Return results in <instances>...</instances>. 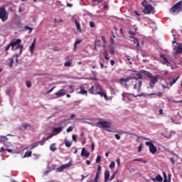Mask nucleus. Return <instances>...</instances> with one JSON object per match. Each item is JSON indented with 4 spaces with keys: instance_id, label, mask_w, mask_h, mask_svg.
I'll list each match as a JSON object with an SVG mask.
<instances>
[{
    "instance_id": "2f4dec72",
    "label": "nucleus",
    "mask_w": 182,
    "mask_h": 182,
    "mask_svg": "<svg viewBox=\"0 0 182 182\" xmlns=\"http://www.w3.org/2000/svg\"><path fill=\"white\" fill-rule=\"evenodd\" d=\"M131 38H132V39H134V43L135 45H136V48H139V39L135 38L134 37H131Z\"/></svg>"
},
{
    "instance_id": "bb28decb",
    "label": "nucleus",
    "mask_w": 182,
    "mask_h": 182,
    "mask_svg": "<svg viewBox=\"0 0 182 182\" xmlns=\"http://www.w3.org/2000/svg\"><path fill=\"white\" fill-rule=\"evenodd\" d=\"M155 180H156V181L161 182V181H163V177L161 176V175H157L155 177Z\"/></svg>"
},
{
    "instance_id": "423d86ee",
    "label": "nucleus",
    "mask_w": 182,
    "mask_h": 182,
    "mask_svg": "<svg viewBox=\"0 0 182 182\" xmlns=\"http://www.w3.org/2000/svg\"><path fill=\"white\" fill-rule=\"evenodd\" d=\"M96 124L98 125V127H100V129H104V130H106V132L112 133V130L109 129V127H110V125L112 124V123H110L109 122L100 121L97 122Z\"/></svg>"
},
{
    "instance_id": "473e14b6",
    "label": "nucleus",
    "mask_w": 182,
    "mask_h": 182,
    "mask_svg": "<svg viewBox=\"0 0 182 182\" xmlns=\"http://www.w3.org/2000/svg\"><path fill=\"white\" fill-rule=\"evenodd\" d=\"M116 166V163L114 162V161H112L110 164H109V168H114Z\"/></svg>"
},
{
    "instance_id": "a878e982",
    "label": "nucleus",
    "mask_w": 182,
    "mask_h": 182,
    "mask_svg": "<svg viewBox=\"0 0 182 182\" xmlns=\"http://www.w3.org/2000/svg\"><path fill=\"white\" fill-rule=\"evenodd\" d=\"M159 96V97H163V92H156V93H152V94H150V96Z\"/></svg>"
},
{
    "instance_id": "e433bc0d",
    "label": "nucleus",
    "mask_w": 182,
    "mask_h": 182,
    "mask_svg": "<svg viewBox=\"0 0 182 182\" xmlns=\"http://www.w3.org/2000/svg\"><path fill=\"white\" fill-rule=\"evenodd\" d=\"M161 58L164 60V62H166V63H169L168 60L166 58L165 55H161Z\"/></svg>"
},
{
    "instance_id": "6e6552de",
    "label": "nucleus",
    "mask_w": 182,
    "mask_h": 182,
    "mask_svg": "<svg viewBox=\"0 0 182 182\" xmlns=\"http://www.w3.org/2000/svg\"><path fill=\"white\" fill-rule=\"evenodd\" d=\"M100 90H102V87H100V85L95 84V86L92 85V87L88 90V92L93 95L95 92V93L97 95Z\"/></svg>"
},
{
    "instance_id": "4d7b16f0",
    "label": "nucleus",
    "mask_w": 182,
    "mask_h": 182,
    "mask_svg": "<svg viewBox=\"0 0 182 182\" xmlns=\"http://www.w3.org/2000/svg\"><path fill=\"white\" fill-rule=\"evenodd\" d=\"M114 137H115V139H117V140H120V135L115 134Z\"/></svg>"
},
{
    "instance_id": "a19ab883",
    "label": "nucleus",
    "mask_w": 182,
    "mask_h": 182,
    "mask_svg": "<svg viewBox=\"0 0 182 182\" xmlns=\"http://www.w3.org/2000/svg\"><path fill=\"white\" fill-rule=\"evenodd\" d=\"M143 150V144H140L138 147V152L140 153Z\"/></svg>"
},
{
    "instance_id": "0e129e2a",
    "label": "nucleus",
    "mask_w": 182,
    "mask_h": 182,
    "mask_svg": "<svg viewBox=\"0 0 182 182\" xmlns=\"http://www.w3.org/2000/svg\"><path fill=\"white\" fill-rule=\"evenodd\" d=\"M72 139L73 141H76V136L75 134L72 135Z\"/></svg>"
},
{
    "instance_id": "b1692460",
    "label": "nucleus",
    "mask_w": 182,
    "mask_h": 182,
    "mask_svg": "<svg viewBox=\"0 0 182 182\" xmlns=\"http://www.w3.org/2000/svg\"><path fill=\"white\" fill-rule=\"evenodd\" d=\"M8 138L6 137V136H0V142L1 143H5V141H7Z\"/></svg>"
},
{
    "instance_id": "de8ad7c7",
    "label": "nucleus",
    "mask_w": 182,
    "mask_h": 182,
    "mask_svg": "<svg viewBox=\"0 0 182 182\" xmlns=\"http://www.w3.org/2000/svg\"><path fill=\"white\" fill-rule=\"evenodd\" d=\"M46 141H45V139H43L42 141H38V145L40 144V146H43Z\"/></svg>"
},
{
    "instance_id": "c85d7f7f",
    "label": "nucleus",
    "mask_w": 182,
    "mask_h": 182,
    "mask_svg": "<svg viewBox=\"0 0 182 182\" xmlns=\"http://www.w3.org/2000/svg\"><path fill=\"white\" fill-rule=\"evenodd\" d=\"M82 43V40H76L75 42L74 43V50L76 51V48L77 45H79L80 43Z\"/></svg>"
},
{
    "instance_id": "58836bf2",
    "label": "nucleus",
    "mask_w": 182,
    "mask_h": 182,
    "mask_svg": "<svg viewBox=\"0 0 182 182\" xmlns=\"http://www.w3.org/2000/svg\"><path fill=\"white\" fill-rule=\"evenodd\" d=\"M24 29L26 30V31H29V33H31V32H32V31H33V28H31V27H29V26H26L25 27H24Z\"/></svg>"
},
{
    "instance_id": "a18cd8bd",
    "label": "nucleus",
    "mask_w": 182,
    "mask_h": 182,
    "mask_svg": "<svg viewBox=\"0 0 182 182\" xmlns=\"http://www.w3.org/2000/svg\"><path fill=\"white\" fill-rule=\"evenodd\" d=\"M116 174H117V172H115L114 173H113V174L111 176L110 178L109 179V181H112V180H113V179L114 178V177L116 176Z\"/></svg>"
},
{
    "instance_id": "3c124183",
    "label": "nucleus",
    "mask_w": 182,
    "mask_h": 182,
    "mask_svg": "<svg viewBox=\"0 0 182 182\" xmlns=\"http://www.w3.org/2000/svg\"><path fill=\"white\" fill-rule=\"evenodd\" d=\"M26 85L27 87H31V86H32L31 81H27Z\"/></svg>"
},
{
    "instance_id": "aec40b11",
    "label": "nucleus",
    "mask_w": 182,
    "mask_h": 182,
    "mask_svg": "<svg viewBox=\"0 0 182 182\" xmlns=\"http://www.w3.org/2000/svg\"><path fill=\"white\" fill-rule=\"evenodd\" d=\"M100 173H102V166L99 165L97 166V170L96 172L95 177H100Z\"/></svg>"
},
{
    "instance_id": "dca6fc26",
    "label": "nucleus",
    "mask_w": 182,
    "mask_h": 182,
    "mask_svg": "<svg viewBox=\"0 0 182 182\" xmlns=\"http://www.w3.org/2000/svg\"><path fill=\"white\" fill-rule=\"evenodd\" d=\"M81 156L82 157H89V156H90V153H89V151H86L85 148H82V151H81Z\"/></svg>"
},
{
    "instance_id": "9d476101",
    "label": "nucleus",
    "mask_w": 182,
    "mask_h": 182,
    "mask_svg": "<svg viewBox=\"0 0 182 182\" xmlns=\"http://www.w3.org/2000/svg\"><path fill=\"white\" fill-rule=\"evenodd\" d=\"M72 166H73V163L72 162V161H70L68 164L60 166L58 168H57L56 171H58V173H62L63 170L69 168V167H72Z\"/></svg>"
},
{
    "instance_id": "bf43d9fd",
    "label": "nucleus",
    "mask_w": 182,
    "mask_h": 182,
    "mask_svg": "<svg viewBox=\"0 0 182 182\" xmlns=\"http://www.w3.org/2000/svg\"><path fill=\"white\" fill-rule=\"evenodd\" d=\"M70 91H69V93H73V86L72 85H70Z\"/></svg>"
},
{
    "instance_id": "6ab92c4d",
    "label": "nucleus",
    "mask_w": 182,
    "mask_h": 182,
    "mask_svg": "<svg viewBox=\"0 0 182 182\" xmlns=\"http://www.w3.org/2000/svg\"><path fill=\"white\" fill-rule=\"evenodd\" d=\"M74 22L75 23V26L77 28V30L82 32V28H80V23H79V21H77V19H75Z\"/></svg>"
},
{
    "instance_id": "5fc2aeb1",
    "label": "nucleus",
    "mask_w": 182,
    "mask_h": 182,
    "mask_svg": "<svg viewBox=\"0 0 182 182\" xmlns=\"http://www.w3.org/2000/svg\"><path fill=\"white\" fill-rule=\"evenodd\" d=\"M11 45L9 43L5 48L6 52H8L9 50V48H11Z\"/></svg>"
},
{
    "instance_id": "13d9d810",
    "label": "nucleus",
    "mask_w": 182,
    "mask_h": 182,
    "mask_svg": "<svg viewBox=\"0 0 182 182\" xmlns=\"http://www.w3.org/2000/svg\"><path fill=\"white\" fill-rule=\"evenodd\" d=\"M119 32H120L121 35H122V36L124 38V33H123V28H121L119 29Z\"/></svg>"
},
{
    "instance_id": "49530a36",
    "label": "nucleus",
    "mask_w": 182,
    "mask_h": 182,
    "mask_svg": "<svg viewBox=\"0 0 182 182\" xmlns=\"http://www.w3.org/2000/svg\"><path fill=\"white\" fill-rule=\"evenodd\" d=\"M28 149H29L30 150H33V149H35V147L33 146V144H31V145H30L29 146H27V147L26 148V150H28Z\"/></svg>"
},
{
    "instance_id": "c756f323",
    "label": "nucleus",
    "mask_w": 182,
    "mask_h": 182,
    "mask_svg": "<svg viewBox=\"0 0 182 182\" xmlns=\"http://www.w3.org/2000/svg\"><path fill=\"white\" fill-rule=\"evenodd\" d=\"M64 143L66 147H70L72 146V142L69 141L68 139H65Z\"/></svg>"
},
{
    "instance_id": "72a5a7b5",
    "label": "nucleus",
    "mask_w": 182,
    "mask_h": 182,
    "mask_svg": "<svg viewBox=\"0 0 182 182\" xmlns=\"http://www.w3.org/2000/svg\"><path fill=\"white\" fill-rule=\"evenodd\" d=\"M136 32H137V28H134V31L133 30H130L129 31V35H136Z\"/></svg>"
},
{
    "instance_id": "6e6d98bb",
    "label": "nucleus",
    "mask_w": 182,
    "mask_h": 182,
    "mask_svg": "<svg viewBox=\"0 0 182 182\" xmlns=\"http://www.w3.org/2000/svg\"><path fill=\"white\" fill-rule=\"evenodd\" d=\"M90 28H95V23L93 21H90Z\"/></svg>"
},
{
    "instance_id": "5701e85b",
    "label": "nucleus",
    "mask_w": 182,
    "mask_h": 182,
    "mask_svg": "<svg viewBox=\"0 0 182 182\" xmlns=\"http://www.w3.org/2000/svg\"><path fill=\"white\" fill-rule=\"evenodd\" d=\"M97 95H100L101 97H103L105 99V100H107V95L105 92H102V90L97 92Z\"/></svg>"
},
{
    "instance_id": "774afa93",
    "label": "nucleus",
    "mask_w": 182,
    "mask_h": 182,
    "mask_svg": "<svg viewBox=\"0 0 182 182\" xmlns=\"http://www.w3.org/2000/svg\"><path fill=\"white\" fill-rule=\"evenodd\" d=\"M99 180V176H95V180L93 182H97Z\"/></svg>"
},
{
    "instance_id": "79ce46f5",
    "label": "nucleus",
    "mask_w": 182,
    "mask_h": 182,
    "mask_svg": "<svg viewBox=\"0 0 182 182\" xmlns=\"http://www.w3.org/2000/svg\"><path fill=\"white\" fill-rule=\"evenodd\" d=\"M70 65H72V63L70 61H67L64 63V66H65L66 68L70 66Z\"/></svg>"
},
{
    "instance_id": "9b49d317",
    "label": "nucleus",
    "mask_w": 182,
    "mask_h": 182,
    "mask_svg": "<svg viewBox=\"0 0 182 182\" xmlns=\"http://www.w3.org/2000/svg\"><path fill=\"white\" fill-rule=\"evenodd\" d=\"M65 121H63L60 122V124H62L63 123H64V126L63 127H54L53 128V132L54 133H55V134H59V133H60L61 132H63V129L65 127H66V123L65 122Z\"/></svg>"
},
{
    "instance_id": "338daca9",
    "label": "nucleus",
    "mask_w": 182,
    "mask_h": 182,
    "mask_svg": "<svg viewBox=\"0 0 182 182\" xmlns=\"http://www.w3.org/2000/svg\"><path fill=\"white\" fill-rule=\"evenodd\" d=\"M116 162L117 164V166H120V159H117Z\"/></svg>"
},
{
    "instance_id": "4468645a",
    "label": "nucleus",
    "mask_w": 182,
    "mask_h": 182,
    "mask_svg": "<svg viewBox=\"0 0 182 182\" xmlns=\"http://www.w3.org/2000/svg\"><path fill=\"white\" fill-rule=\"evenodd\" d=\"M55 95L57 97H62V96H65V95H66V90L65 89H61L55 92Z\"/></svg>"
},
{
    "instance_id": "f8f14e48",
    "label": "nucleus",
    "mask_w": 182,
    "mask_h": 182,
    "mask_svg": "<svg viewBox=\"0 0 182 182\" xmlns=\"http://www.w3.org/2000/svg\"><path fill=\"white\" fill-rule=\"evenodd\" d=\"M176 53L178 55V53H182V43H176L175 46Z\"/></svg>"
},
{
    "instance_id": "1a4fd4ad",
    "label": "nucleus",
    "mask_w": 182,
    "mask_h": 182,
    "mask_svg": "<svg viewBox=\"0 0 182 182\" xmlns=\"http://www.w3.org/2000/svg\"><path fill=\"white\" fill-rule=\"evenodd\" d=\"M146 146H148L149 147V151L151 153V154H155L157 153V147L154 146V144L151 141H146L145 142Z\"/></svg>"
},
{
    "instance_id": "09e8293b",
    "label": "nucleus",
    "mask_w": 182,
    "mask_h": 182,
    "mask_svg": "<svg viewBox=\"0 0 182 182\" xmlns=\"http://www.w3.org/2000/svg\"><path fill=\"white\" fill-rule=\"evenodd\" d=\"M33 156H34L35 160H38V159H39V157H41V155L36 154H33Z\"/></svg>"
},
{
    "instance_id": "864d4df0",
    "label": "nucleus",
    "mask_w": 182,
    "mask_h": 182,
    "mask_svg": "<svg viewBox=\"0 0 182 182\" xmlns=\"http://www.w3.org/2000/svg\"><path fill=\"white\" fill-rule=\"evenodd\" d=\"M104 56L106 60H109V55L107 54V53H105Z\"/></svg>"
},
{
    "instance_id": "412c9836",
    "label": "nucleus",
    "mask_w": 182,
    "mask_h": 182,
    "mask_svg": "<svg viewBox=\"0 0 182 182\" xmlns=\"http://www.w3.org/2000/svg\"><path fill=\"white\" fill-rule=\"evenodd\" d=\"M163 176H164V182H170L171 178H170V176L168 178H167V174L166 173L165 171L163 172Z\"/></svg>"
},
{
    "instance_id": "f704fd0d",
    "label": "nucleus",
    "mask_w": 182,
    "mask_h": 182,
    "mask_svg": "<svg viewBox=\"0 0 182 182\" xmlns=\"http://www.w3.org/2000/svg\"><path fill=\"white\" fill-rule=\"evenodd\" d=\"M21 126L23 127V129H28V127H31V124H26V123H23L21 124Z\"/></svg>"
},
{
    "instance_id": "f3484780",
    "label": "nucleus",
    "mask_w": 182,
    "mask_h": 182,
    "mask_svg": "<svg viewBox=\"0 0 182 182\" xmlns=\"http://www.w3.org/2000/svg\"><path fill=\"white\" fill-rule=\"evenodd\" d=\"M102 2H103V0H92L91 1V4L92 6H96L99 5V4H102Z\"/></svg>"
},
{
    "instance_id": "680f3d73",
    "label": "nucleus",
    "mask_w": 182,
    "mask_h": 182,
    "mask_svg": "<svg viewBox=\"0 0 182 182\" xmlns=\"http://www.w3.org/2000/svg\"><path fill=\"white\" fill-rule=\"evenodd\" d=\"M91 149H92V151H93V150H95V142H92L91 144Z\"/></svg>"
},
{
    "instance_id": "c9c22d12",
    "label": "nucleus",
    "mask_w": 182,
    "mask_h": 182,
    "mask_svg": "<svg viewBox=\"0 0 182 182\" xmlns=\"http://www.w3.org/2000/svg\"><path fill=\"white\" fill-rule=\"evenodd\" d=\"M14 58H11L10 62L8 63V66H9V68H12V66L14 65Z\"/></svg>"
},
{
    "instance_id": "603ef678",
    "label": "nucleus",
    "mask_w": 182,
    "mask_h": 182,
    "mask_svg": "<svg viewBox=\"0 0 182 182\" xmlns=\"http://www.w3.org/2000/svg\"><path fill=\"white\" fill-rule=\"evenodd\" d=\"M108 6H109V3L105 2V3H104L103 9H107Z\"/></svg>"
},
{
    "instance_id": "393cba45",
    "label": "nucleus",
    "mask_w": 182,
    "mask_h": 182,
    "mask_svg": "<svg viewBox=\"0 0 182 182\" xmlns=\"http://www.w3.org/2000/svg\"><path fill=\"white\" fill-rule=\"evenodd\" d=\"M56 144H52L50 146V150L51 151H56V150H58V148L56 146Z\"/></svg>"
},
{
    "instance_id": "a211bd4d",
    "label": "nucleus",
    "mask_w": 182,
    "mask_h": 182,
    "mask_svg": "<svg viewBox=\"0 0 182 182\" xmlns=\"http://www.w3.org/2000/svg\"><path fill=\"white\" fill-rule=\"evenodd\" d=\"M110 178V171H105V181L107 182L109 181V178Z\"/></svg>"
},
{
    "instance_id": "69168bd1",
    "label": "nucleus",
    "mask_w": 182,
    "mask_h": 182,
    "mask_svg": "<svg viewBox=\"0 0 182 182\" xmlns=\"http://www.w3.org/2000/svg\"><path fill=\"white\" fill-rule=\"evenodd\" d=\"M170 160H171V161L173 166H174V164H175V163H176V161H174V159L170 158Z\"/></svg>"
},
{
    "instance_id": "ea45409f",
    "label": "nucleus",
    "mask_w": 182,
    "mask_h": 182,
    "mask_svg": "<svg viewBox=\"0 0 182 182\" xmlns=\"http://www.w3.org/2000/svg\"><path fill=\"white\" fill-rule=\"evenodd\" d=\"M73 126L69 127L66 130L67 133H70V132H73Z\"/></svg>"
},
{
    "instance_id": "4c0bfd02",
    "label": "nucleus",
    "mask_w": 182,
    "mask_h": 182,
    "mask_svg": "<svg viewBox=\"0 0 182 182\" xmlns=\"http://www.w3.org/2000/svg\"><path fill=\"white\" fill-rule=\"evenodd\" d=\"M53 136H55V134H50L48 136L44 137L43 139H44V141H46V140H49V139H52V137H53Z\"/></svg>"
},
{
    "instance_id": "8fccbe9b",
    "label": "nucleus",
    "mask_w": 182,
    "mask_h": 182,
    "mask_svg": "<svg viewBox=\"0 0 182 182\" xmlns=\"http://www.w3.org/2000/svg\"><path fill=\"white\" fill-rule=\"evenodd\" d=\"M100 40H96L95 41V45L96 46H102V45L100 44Z\"/></svg>"
},
{
    "instance_id": "ddd939ff",
    "label": "nucleus",
    "mask_w": 182,
    "mask_h": 182,
    "mask_svg": "<svg viewBox=\"0 0 182 182\" xmlns=\"http://www.w3.org/2000/svg\"><path fill=\"white\" fill-rule=\"evenodd\" d=\"M36 46V38H34L31 45L29 47V51L31 52V55L33 53Z\"/></svg>"
},
{
    "instance_id": "39448f33",
    "label": "nucleus",
    "mask_w": 182,
    "mask_h": 182,
    "mask_svg": "<svg viewBox=\"0 0 182 182\" xmlns=\"http://www.w3.org/2000/svg\"><path fill=\"white\" fill-rule=\"evenodd\" d=\"M182 11V1L176 3L170 9V12L173 15L178 14Z\"/></svg>"
},
{
    "instance_id": "f03ea898",
    "label": "nucleus",
    "mask_w": 182,
    "mask_h": 182,
    "mask_svg": "<svg viewBox=\"0 0 182 182\" xmlns=\"http://www.w3.org/2000/svg\"><path fill=\"white\" fill-rule=\"evenodd\" d=\"M141 75H145L147 77H149V86L150 87H154L156 86V83L159 82V75H154L153 76V74L151 73H149L148 71H146L144 70H140Z\"/></svg>"
},
{
    "instance_id": "cd10ccee",
    "label": "nucleus",
    "mask_w": 182,
    "mask_h": 182,
    "mask_svg": "<svg viewBox=\"0 0 182 182\" xmlns=\"http://www.w3.org/2000/svg\"><path fill=\"white\" fill-rule=\"evenodd\" d=\"M31 156H32V151H26L24 156H23V159H25L26 157H31Z\"/></svg>"
},
{
    "instance_id": "0eeeda50",
    "label": "nucleus",
    "mask_w": 182,
    "mask_h": 182,
    "mask_svg": "<svg viewBox=\"0 0 182 182\" xmlns=\"http://www.w3.org/2000/svg\"><path fill=\"white\" fill-rule=\"evenodd\" d=\"M9 16V13L6 11L5 7H0V19L1 22H6Z\"/></svg>"
},
{
    "instance_id": "e2e57ef3",
    "label": "nucleus",
    "mask_w": 182,
    "mask_h": 182,
    "mask_svg": "<svg viewBox=\"0 0 182 182\" xmlns=\"http://www.w3.org/2000/svg\"><path fill=\"white\" fill-rule=\"evenodd\" d=\"M111 55H114V48H111L109 50Z\"/></svg>"
},
{
    "instance_id": "c03bdc74",
    "label": "nucleus",
    "mask_w": 182,
    "mask_h": 182,
    "mask_svg": "<svg viewBox=\"0 0 182 182\" xmlns=\"http://www.w3.org/2000/svg\"><path fill=\"white\" fill-rule=\"evenodd\" d=\"M101 41H102L103 45H106V38L105 36L101 37Z\"/></svg>"
},
{
    "instance_id": "37998d69",
    "label": "nucleus",
    "mask_w": 182,
    "mask_h": 182,
    "mask_svg": "<svg viewBox=\"0 0 182 182\" xmlns=\"http://www.w3.org/2000/svg\"><path fill=\"white\" fill-rule=\"evenodd\" d=\"M102 161V156H97L96 159V163H100Z\"/></svg>"
},
{
    "instance_id": "7ed1b4c3",
    "label": "nucleus",
    "mask_w": 182,
    "mask_h": 182,
    "mask_svg": "<svg viewBox=\"0 0 182 182\" xmlns=\"http://www.w3.org/2000/svg\"><path fill=\"white\" fill-rule=\"evenodd\" d=\"M21 42H22V40L18 38L14 39L10 43V45H11V50L17 51L18 49V55H22V49H23V45H20Z\"/></svg>"
},
{
    "instance_id": "f257e3e1",
    "label": "nucleus",
    "mask_w": 182,
    "mask_h": 182,
    "mask_svg": "<svg viewBox=\"0 0 182 182\" xmlns=\"http://www.w3.org/2000/svg\"><path fill=\"white\" fill-rule=\"evenodd\" d=\"M139 79H146V77L141 73H138L136 74V77L129 76L126 78H119V83L124 87H130V86H134V89L137 90V92H140L141 90V85H143V81Z\"/></svg>"
},
{
    "instance_id": "4be33fe9",
    "label": "nucleus",
    "mask_w": 182,
    "mask_h": 182,
    "mask_svg": "<svg viewBox=\"0 0 182 182\" xmlns=\"http://www.w3.org/2000/svg\"><path fill=\"white\" fill-rule=\"evenodd\" d=\"M178 79H180V76L178 75L176 78H173L172 80H170V86H173V85H174V83H176L177 82V80H178Z\"/></svg>"
},
{
    "instance_id": "20e7f679",
    "label": "nucleus",
    "mask_w": 182,
    "mask_h": 182,
    "mask_svg": "<svg viewBox=\"0 0 182 182\" xmlns=\"http://www.w3.org/2000/svg\"><path fill=\"white\" fill-rule=\"evenodd\" d=\"M142 6H144L143 12L146 15H150V14H155L156 12V9L151 4H147V0L142 2Z\"/></svg>"
},
{
    "instance_id": "052dcab7",
    "label": "nucleus",
    "mask_w": 182,
    "mask_h": 182,
    "mask_svg": "<svg viewBox=\"0 0 182 182\" xmlns=\"http://www.w3.org/2000/svg\"><path fill=\"white\" fill-rule=\"evenodd\" d=\"M33 146L34 148H35V147H38V146H39L38 141H37V142L33 144Z\"/></svg>"
},
{
    "instance_id": "7c9ffc66",
    "label": "nucleus",
    "mask_w": 182,
    "mask_h": 182,
    "mask_svg": "<svg viewBox=\"0 0 182 182\" xmlns=\"http://www.w3.org/2000/svg\"><path fill=\"white\" fill-rule=\"evenodd\" d=\"M133 161H142V163H144V164L147 163V161H146L141 158L135 159L133 160Z\"/></svg>"
},
{
    "instance_id": "2eb2a0df",
    "label": "nucleus",
    "mask_w": 182,
    "mask_h": 182,
    "mask_svg": "<svg viewBox=\"0 0 182 182\" xmlns=\"http://www.w3.org/2000/svg\"><path fill=\"white\" fill-rule=\"evenodd\" d=\"M78 95H84L85 96H87V90H85V87L83 86H80V91L77 92Z\"/></svg>"
}]
</instances>
